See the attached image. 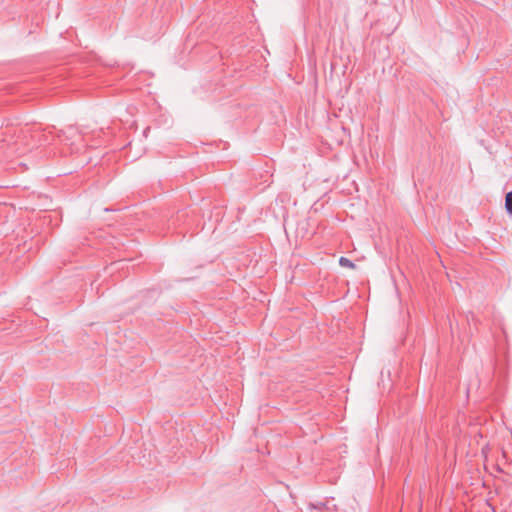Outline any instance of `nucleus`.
I'll list each match as a JSON object with an SVG mask.
<instances>
[{"mask_svg":"<svg viewBox=\"0 0 512 512\" xmlns=\"http://www.w3.org/2000/svg\"><path fill=\"white\" fill-rule=\"evenodd\" d=\"M505 209L506 212L512 216V191L506 193L505 195Z\"/></svg>","mask_w":512,"mask_h":512,"instance_id":"f257e3e1","label":"nucleus"},{"mask_svg":"<svg viewBox=\"0 0 512 512\" xmlns=\"http://www.w3.org/2000/svg\"><path fill=\"white\" fill-rule=\"evenodd\" d=\"M339 264L342 267L353 269L356 267V265L348 258L342 256L339 259Z\"/></svg>","mask_w":512,"mask_h":512,"instance_id":"f03ea898","label":"nucleus"},{"mask_svg":"<svg viewBox=\"0 0 512 512\" xmlns=\"http://www.w3.org/2000/svg\"><path fill=\"white\" fill-rule=\"evenodd\" d=\"M466 319L469 325H471V322H475V315L472 312H469L466 315Z\"/></svg>","mask_w":512,"mask_h":512,"instance_id":"7ed1b4c3","label":"nucleus"}]
</instances>
